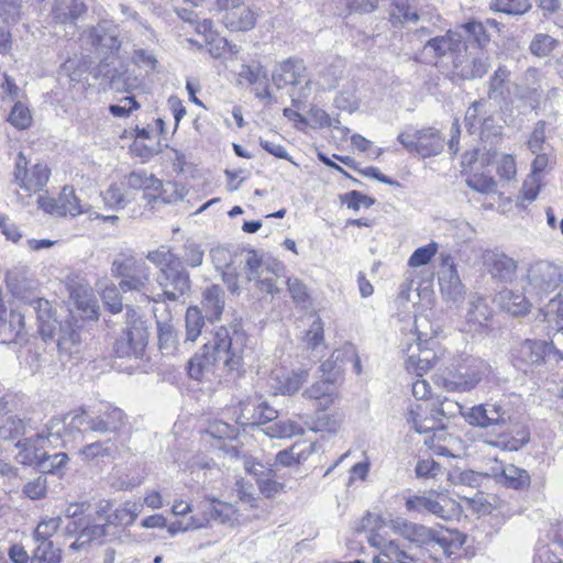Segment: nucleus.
<instances>
[{
    "label": "nucleus",
    "mask_w": 563,
    "mask_h": 563,
    "mask_svg": "<svg viewBox=\"0 0 563 563\" xmlns=\"http://www.w3.org/2000/svg\"><path fill=\"white\" fill-rule=\"evenodd\" d=\"M246 335L235 328H220L211 341L206 343L201 351L195 354L188 363V374L196 380L214 372L222 365L229 372L236 369L242 361Z\"/></svg>",
    "instance_id": "f257e3e1"
},
{
    "label": "nucleus",
    "mask_w": 563,
    "mask_h": 563,
    "mask_svg": "<svg viewBox=\"0 0 563 563\" xmlns=\"http://www.w3.org/2000/svg\"><path fill=\"white\" fill-rule=\"evenodd\" d=\"M111 274L120 278L119 287L122 291H134L140 296V302L154 301L155 291L151 284V267L132 253L121 252L112 261Z\"/></svg>",
    "instance_id": "f03ea898"
},
{
    "label": "nucleus",
    "mask_w": 563,
    "mask_h": 563,
    "mask_svg": "<svg viewBox=\"0 0 563 563\" xmlns=\"http://www.w3.org/2000/svg\"><path fill=\"white\" fill-rule=\"evenodd\" d=\"M390 527L395 533L404 537L406 540L420 547H427L432 551L430 558L433 561H441L443 558H449L453 554L455 544L437 530L401 518L393 520Z\"/></svg>",
    "instance_id": "7ed1b4c3"
},
{
    "label": "nucleus",
    "mask_w": 563,
    "mask_h": 563,
    "mask_svg": "<svg viewBox=\"0 0 563 563\" xmlns=\"http://www.w3.org/2000/svg\"><path fill=\"white\" fill-rule=\"evenodd\" d=\"M562 282L563 274L559 265L549 261H537L527 269L523 290L540 303L554 292Z\"/></svg>",
    "instance_id": "20e7f679"
},
{
    "label": "nucleus",
    "mask_w": 563,
    "mask_h": 563,
    "mask_svg": "<svg viewBox=\"0 0 563 563\" xmlns=\"http://www.w3.org/2000/svg\"><path fill=\"white\" fill-rule=\"evenodd\" d=\"M405 506L408 511L428 512L446 521L457 518L461 514V507L456 500L435 490L409 496Z\"/></svg>",
    "instance_id": "39448f33"
},
{
    "label": "nucleus",
    "mask_w": 563,
    "mask_h": 563,
    "mask_svg": "<svg viewBox=\"0 0 563 563\" xmlns=\"http://www.w3.org/2000/svg\"><path fill=\"white\" fill-rule=\"evenodd\" d=\"M126 328L121 336L114 342V353L119 357L141 358L144 354L148 341V330L146 323L133 309H128Z\"/></svg>",
    "instance_id": "423d86ee"
},
{
    "label": "nucleus",
    "mask_w": 563,
    "mask_h": 563,
    "mask_svg": "<svg viewBox=\"0 0 563 563\" xmlns=\"http://www.w3.org/2000/svg\"><path fill=\"white\" fill-rule=\"evenodd\" d=\"M126 423L125 413L118 407H109L99 416L92 417L80 410L70 417L69 429L78 432L117 433Z\"/></svg>",
    "instance_id": "0eeeda50"
},
{
    "label": "nucleus",
    "mask_w": 563,
    "mask_h": 563,
    "mask_svg": "<svg viewBox=\"0 0 563 563\" xmlns=\"http://www.w3.org/2000/svg\"><path fill=\"white\" fill-rule=\"evenodd\" d=\"M463 417L470 426L483 429L503 428L512 421L511 408L504 401L473 406L463 413Z\"/></svg>",
    "instance_id": "6e6552de"
},
{
    "label": "nucleus",
    "mask_w": 563,
    "mask_h": 563,
    "mask_svg": "<svg viewBox=\"0 0 563 563\" xmlns=\"http://www.w3.org/2000/svg\"><path fill=\"white\" fill-rule=\"evenodd\" d=\"M156 283L161 291L155 292L154 302L177 301L190 290L189 273L181 266V263L158 271Z\"/></svg>",
    "instance_id": "1a4fd4ad"
},
{
    "label": "nucleus",
    "mask_w": 563,
    "mask_h": 563,
    "mask_svg": "<svg viewBox=\"0 0 563 563\" xmlns=\"http://www.w3.org/2000/svg\"><path fill=\"white\" fill-rule=\"evenodd\" d=\"M58 426L59 420L52 419L46 433H36L33 437L20 439L15 444L19 449L16 455L18 462L23 465L37 467L40 460L43 457L45 452V448L53 445L54 439L58 440L60 430H55Z\"/></svg>",
    "instance_id": "9d476101"
},
{
    "label": "nucleus",
    "mask_w": 563,
    "mask_h": 563,
    "mask_svg": "<svg viewBox=\"0 0 563 563\" xmlns=\"http://www.w3.org/2000/svg\"><path fill=\"white\" fill-rule=\"evenodd\" d=\"M29 161L25 155L20 152L15 159L14 184L26 192L27 197L41 191L48 183L51 169L46 164L36 163L31 167L27 166Z\"/></svg>",
    "instance_id": "9b49d317"
},
{
    "label": "nucleus",
    "mask_w": 563,
    "mask_h": 563,
    "mask_svg": "<svg viewBox=\"0 0 563 563\" xmlns=\"http://www.w3.org/2000/svg\"><path fill=\"white\" fill-rule=\"evenodd\" d=\"M442 265L439 272V286L444 300L460 302L464 299L465 286L457 273L451 255L441 254Z\"/></svg>",
    "instance_id": "f8f14e48"
},
{
    "label": "nucleus",
    "mask_w": 563,
    "mask_h": 563,
    "mask_svg": "<svg viewBox=\"0 0 563 563\" xmlns=\"http://www.w3.org/2000/svg\"><path fill=\"white\" fill-rule=\"evenodd\" d=\"M482 258L486 272L494 280L510 283L516 277L518 264L507 254L497 250H486Z\"/></svg>",
    "instance_id": "ddd939ff"
},
{
    "label": "nucleus",
    "mask_w": 563,
    "mask_h": 563,
    "mask_svg": "<svg viewBox=\"0 0 563 563\" xmlns=\"http://www.w3.org/2000/svg\"><path fill=\"white\" fill-rule=\"evenodd\" d=\"M485 372V364L473 360L467 367H460L452 378L445 379L444 387L449 391H468L482 380Z\"/></svg>",
    "instance_id": "4468645a"
},
{
    "label": "nucleus",
    "mask_w": 563,
    "mask_h": 563,
    "mask_svg": "<svg viewBox=\"0 0 563 563\" xmlns=\"http://www.w3.org/2000/svg\"><path fill=\"white\" fill-rule=\"evenodd\" d=\"M496 303L506 312L515 317L526 316L537 302L522 291L504 288L495 297Z\"/></svg>",
    "instance_id": "2eb2a0df"
},
{
    "label": "nucleus",
    "mask_w": 563,
    "mask_h": 563,
    "mask_svg": "<svg viewBox=\"0 0 563 563\" xmlns=\"http://www.w3.org/2000/svg\"><path fill=\"white\" fill-rule=\"evenodd\" d=\"M86 12L84 0H53L49 16L56 25H75Z\"/></svg>",
    "instance_id": "dca6fc26"
},
{
    "label": "nucleus",
    "mask_w": 563,
    "mask_h": 563,
    "mask_svg": "<svg viewBox=\"0 0 563 563\" xmlns=\"http://www.w3.org/2000/svg\"><path fill=\"white\" fill-rule=\"evenodd\" d=\"M306 371L274 369L269 376V386L275 395H291L299 390L307 380Z\"/></svg>",
    "instance_id": "f3484780"
},
{
    "label": "nucleus",
    "mask_w": 563,
    "mask_h": 563,
    "mask_svg": "<svg viewBox=\"0 0 563 563\" xmlns=\"http://www.w3.org/2000/svg\"><path fill=\"white\" fill-rule=\"evenodd\" d=\"M95 77H102L117 92L129 91L136 85V78L123 65L111 67L109 63L101 64L98 66Z\"/></svg>",
    "instance_id": "a211bd4d"
},
{
    "label": "nucleus",
    "mask_w": 563,
    "mask_h": 563,
    "mask_svg": "<svg viewBox=\"0 0 563 563\" xmlns=\"http://www.w3.org/2000/svg\"><path fill=\"white\" fill-rule=\"evenodd\" d=\"M463 46L461 35L448 32L445 35L428 38L423 45V53L431 59L438 60L448 53L457 54Z\"/></svg>",
    "instance_id": "6ab92c4d"
},
{
    "label": "nucleus",
    "mask_w": 563,
    "mask_h": 563,
    "mask_svg": "<svg viewBox=\"0 0 563 563\" xmlns=\"http://www.w3.org/2000/svg\"><path fill=\"white\" fill-rule=\"evenodd\" d=\"M35 313L38 322V332L44 341L54 340L57 320L52 314V305L48 300L35 297L27 305Z\"/></svg>",
    "instance_id": "aec40b11"
},
{
    "label": "nucleus",
    "mask_w": 563,
    "mask_h": 563,
    "mask_svg": "<svg viewBox=\"0 0 563 563\" xmlns=\"http://www.w3.org/2000/svg\"><path fill=\"white\" fill-rule=\"evenodd\" d=\"M406 419L418 433L435 430L441 424V418L434 412V409L432 407L428 409L422 404L411 405L406 413Z\"/></svg>",
    "instance_id": "412c9836"
},
{
    "label": "nucleus",
    "mask_w": 563,
    "mask_h": 563,
    "mask_svg": "<svg viewBox=\"0 0 563 563\" xmlns=\"http://www.w3.org/2000/svg\"><path fill=\"white\" fill-rule=\"evenodd\" d=\"M305 70L306 67L302 60L288 58L275 67L272 80L278 89L288 85H298L305 76Z\"/></svg>",
    "instance_id": "4be33fe9"
},
{
    "label": "nucleus",
    "mask_w": 563,
    "mask_h": 563,
    "mask_svg": "<svg viewBox=\"0 0 563 563\" xmlns=\"http://www.w3.org/2000/svg\"><path fill=\"white\" fill-rule=\"evenodd\" d=\"M464 57L461 51L453 57L455 74L461 78L468 80L481 78L488 71L490 64L487 56L481 55L471 59H464Z\"/></svg>",
    "instance_id": "5701e85b"
},
{
    "label": "nucleus",
    "mask_w": 563,
    "mask_h": 563,
    "mask_svg": "<svg viewBox=\"0 0 563 563\" xmlns=\"http://www.w3.org/2000/svg\"><path fill=\"white\" fill-rule=\"evenodd\" d=\"M496 482L512 489L523 490L530 486L529 473L514 464L492 468Z\"/></svg>",
    "instance_id": "b1692460"
},
{
    "label": "nucleus",
    "mask_w": 563,
    "mask_h": 563,
    "mask_svg": "<svg viewBox=\"0 0 563 563\" xmlns=\"http://www.w3.org/2000/svg\"><path fill=\"white\" fill-rule=\"evenodd\" d=\"M417 139L416 154L426 158L442 153L445 144L444 137L434 128H424L415 131Z\"/></svg>",
    "instance_id": "393cba45"
},
{
    "label": "nucleus",
    "mask_w": 563,
    "mask_h": 563,
    "mask_svg": "<svg viewBox=\"0 0 563 563\" xmlns=\"http://www.w3.org/2000/svg\"><path fill=\"white\" fill-rule=\"evenodd\" d=\"M244 274L249 282L255 280L261 277V274L272 272L275 276H282L285 267L280 262L273 261L272 263H263L257 253L253 250L247 251L243 258Z\"/></svg>",
    "instance_id": "a878e982"
},
{
    "label": "nucleus",
    "mask_w": 563,
    "mask_h": 563,
    "mask_svg": "<svg viewBox=\"0 0 563 563\" xmlns=\"http://www.w3.org/2000/svg\"><path fill=\"white\" fill-rule=\"evenodd\" d=\"M493 310L484 296L472 294L468 299L465 319L471 330H477L485 325L492 318Z\"/></svg>",
    "instance_id": "bb28decb"
},
{
    "label": "nucleus",
    "mask_w": 563,
    "mask_h": 563,
    "mask_svg": "<svg viewBox=\"0 0 563 563\" xmlns=\"http://www.w3.org/2000/svg\"><path fill=\"white\" fill-rule=\"evenodd\" d=\"M5 280L13 296L24 301L25 305L36 297L34 295L36 282L30 278L25 271H12L8 273Z\"/></svg>",
    "instance_id": "cd10ccee"
},
{
    "label": "nucleus",
    "mask_w": 563,
    "mask_h": 563,
    "mask_svg": "<svg viewBox=\"0 0 563 563\" xmlns=\"http://www.w3.org/2000/svg\"><path fill=\"white\" fill-rule=\"evenodd\" d=\"M314 451L312 442L299 441L291 446L279 451L276 455V464L285 467L303 463Z\"/></svg>",
    "instance_id": "c85d7f7f"
},
{
    "label": "nucleus",
    "mask_w": 563,
    "mask_h": 563,
    "mask_svg": "<svg viewBox=\"0 0 563 563\" xmlns=\"http://www.w3.org/2000/svg\"><path fill=\"white\" fill-rule=\"evenodd\" d=\"M224 25L232 31H249L255 26L256 13L243 4L236 5L223 15Z\"/></svg>",
    "instance_id": "c756f323"
},
{
    "label": "nucleus",
    "mask_w": 563,
    "mask_h": 563,
    "mask_svg": "<svg viewBox=\"0 0 563 563\" xmlns=\"http://www.w3.org/2000/svg\"><path fill=\"white\" fill-rule=\"evenodd\" d=\"M538 69L530 67L525 71L521 84L516 85V96L521 100H527L532 107H534V103H538L542 92L541 87L538 85Z\"/></svg>",
    "instance_id": "7c9ffc66"
},
{
    "label": "nucleus",
    "mask_w": 563,
    "mask_h": 563,
    "mask_svg": "<svg viewBox=\"0 0 563 563\" xmlns=\"http://www.w3.org/2000/svg\"><path fill=\"white\" fill-rule=\"evenodd\" d=\"M510 70L506 66H499L488 82V98L500 102L510 98Z\"/></svg>",
    "instance_id": "2f4dec72"
},
{
    "label": "nucleus",
    "mask_w": 563,
    "mask_h": 563,
    "mask_svg": "<svg viewBox=\"0 0 563 563\" xmlns=\"http://www.w3.org/2000/svg\"><path fill=\"white\" fill-rule=\"evenodd\" d=\"M205 514L208 515L211 520L232 527L240 522L236 508L229 503L212 500L207 505Z\"/></svg>",
    "instance_id": "473e14b6"
},
{
    "label": "nucleus",
    "mask_w": 563,
    "mask_h": 563,
    "mask_svg": "<svg viewBox=\"0 0 563 563\" xmlns=\"http://www.w3.org/2000/svg\"><path fill=\"white\" fill-rule=\"evenodd\" d=\"M123 186L129 192L130 190H158L162 187V180L145 170H134L124 177Z\"/></svg>",
    "instance_id": "72a5a7b5"
},
{
    "label": "nucleus",
    "mask_w": 563,
    "mask_h": 563,
    "mask_svg": "<svg viewBox=\"0 0 563 563\" xmlns=\"http://www.w3.org/2000/svg\"><path fill=\"white\" fill-rule=\"evenodd\" d=\"M548 345L542 341L526 340L516 351V357L525 364H538L543 361Z\"/></svg>",
    "instance_id": "f704fd0d"
},
{
    "label": "nucleus",
    "mask_w": 563,
    "mask_h": 563,
    "mask_svg": "<svg viewBox=\"0 0 563 563\" xmlns=\"http://www.w3.org/2000/svg\"><path fill=\"white\" fill-rule=\"evenodd\" d=\"M202 307L209 319H219L224 308V292L218 285L203 291Z\"/></svg>",
    "instance_id": "c9c22d12"
},
{
    "label": "nucleus",
    "mask_w": 563,
    "mask_h": 563,
    "mask_svg": "<svg viewBox=\"0 0 563 563\" xmlns=\"http://www.w3.org/2000/svg\"><path fill=\"white\" fill-rule=\"evenodd\" d=\"M142 510V503L126 500L109 516L107 522L110 525L130 526L135 521Z\"/></svg>",
    "instance_id": "e433bc0d"
},
{
    "label": "nucleus",
    "mask_w": 563,
    "mask_h": 563,
    "mask_svg": "<svg viewBox=\"0 0 563 563\" xmlns=\"http://www.w3.org/2000/svg\"><path fill=\"white\" fill-rule=\"evenodd\" d=\"M240 413L238 416V423L241 426H261V399L247 398L239 404Z\"/></svg>",
    "instance_id": "4c0bfd02"
},
{
    "label": "nucleus",
    "mask_w": 563,
    "mask_h": 563,
    "mask_svg": "<svg viewBox=\"0 0 563 563\" xmlns=\"http://www.w3.org/2000/svg\"><path fill=\"white\" fill-rule=\"evenodd\" d=\"M101 197L106 206L114 210L123 209L133 200V197L123 186V181L121 184H111L101 192Z\"/></svg>",
    "instance_id": "58836bf2"
},
{
    "label": "nucleus",
    "mask_w": 563,
    "mask_h": 563,
    "mask_svg": "<svg viewBox=\"0 0 563 563\" xmlns=\"http://www.w3.org/2000/svg\"><path fill=\"white\" fill-rule=\"evenodd\" d=\"M58 216L76 217L86 210L76 196L74 188L64 187L58 196Z\"/></svg>",
    "instance_id": "ea45409f"
},
{
    "label": "nucleus",
    "mask_w": 563,
    "mask_h": 563,
    "mask_svg": "<svg viewBox=\"0 0 563 563\" xmlns=\"http://www.w3.org/2000/svg\"><path fill=\"white\" fill-rule=\"evenodd\" d=\"M303 397L314 399L319 401V406L323 409L328 408L333 402V385L329 382V378L313 383L308 387L303 394Z\"/></svg>",
    "instance_id": "a19ab883"
},
{
    "label": "nucleus",
    "mask_w": 563,
    "mask_h": 563,
    "mask_svg": "<svg viewBox=\"0 0 563 563\" xmlns=\"http://www.w3.org/2000/svg\"><path fill=\"white\" fill-rule=\"evenodd\" d=\"M70 298L82 312L91 316L97 313V301L92 289L87 285H78L70 290Z\"/></svg>",
    "instance_id": "79ce46f5"
},
{
    "label": "nucleus",
    "mask_w": 563,
    "mask_h": 563,
    "mask_svg": "<svg viewBox=\"0 0 563 563\" xmlns=\"http://www.w3.org/2000/svg\"><path fill=\"white\" fill-rule=\"evenodd\" d=\"M98 289L100 291V296L102 298L103 303L112 313H118L122 311L123 303L120 291H122L119 285H114L111 282L99 283Z\"/></svg>",
    "instance_id": "37998d69"
},
{
    "label": "nucleus",
    "mask_w": 563,
    "mask_h": 563,
    "mask_svg": "<svg viewBox=\"0 0 563 563\" xmlns=\"http://www.w3.org/2000/svg\"><path fill=\"white\" fill-rule=\"evenodd\" d=\"M158 347L164 355H172L177 350V336L169 322L157 321Z\"/></svg>",
    "instance_id": "c03bdc74"
},
{
    "label": "nucleus",
    "mask_w": 563,
    "mask_h": 563,
    "mask_svg": "<svg viewBox=\"0 0 563 563\" xmlns=\"http://www.w3.org/2000/svg\"><path fill=\"white\" fill-rule=\"evenodd\" d=\"M25 329L24 312L20 309H12L7 316L5 322L2 323L0 334L10 339L20 338Z\"/></svg>",
    "instance_id": "a18cd8bd"
},
{
    "label": "nucleus",
    "mask_w": 563,
    "mask_h": 563,
    "mask_svg": "<svg viewBox=\"0 0 563 563\" xmlns=\"http://www.w3.org/2000/svg\"><path fill=\"white\" fill-rule=\"evenodd\" d=\"M269 438H291L294 435L302 434L303 428L301 424L294 420L277 421L264 430Z\"/></svg>",
    "instance_id": "49530a36"
},
{
    "label": "nucleus",
    "mask_w": 563,
    "mask_h": 563,
    "mask_svg": "<svg viewBox=\"0 0 563 563\" xmlns=\"http://www.w3.org/2000/svg\"><path fill=\"white\" fill-rule=\"evenodd\" d=\"M146 258L153 263L158 271L170 268L180 263L179 257L165 245L159 246L146 254Z\"/></svg>",
    "instance_id": "de8ad7c7"
},
{
    "label": "nucleus",
    "mask_w": 563,
    "mask_h": 563,
    "mask_svg": "<svg viewBox=\"0 0 563 563\" xmlns=\"http://www.w3.org/2000/svg\"><path fill=\"white\" fill-rule=\"evenodd\" d=\"M186 341L195 342L201 334L205 325V318L197 307H189L185 317Z\"/></svg>",
    "instance_id": "09e8293b"
},
{
    "label": "nucleus",
    "mask_w": 563,
    "mask_h": 563,
    "mask_svg": "<svg viewBox=\"0 0 563 563\" xmlns=\"http://www.w3.org/2000/svg\"><path fill=\"white\" fill-rule=\"evenodd\" d=\"M68 460L66 453L47 454L45 451L37 468L43 473L59 474L65 468Z\"/></svg>",
    "instance_id": "8fccbe9b"
},
{
    "label": "nucleus",
    "mask_w": 563,
    "mask_h": 563,
    "mask_svg": "<svg viewBox=\"0 0 563 563\" xmlns=\"http://www.w3.org/2000/svg\"><path fill=\"white\" fill-rule=\"evenodd\" d=\"M238 75L241 80H245L251 86L267 81V71L260 63L243 64Z\"/></svg>",
    "instance_id": "3c124183"
},
{
    "label": "nucleus",
    "mask_w": 563,
    "mask_h": 563,
    "mask_svg": "<svg viewBox=\"0 0 563 563\" xmlns=\"http://www.w3.org/2000/svg\"><path fill=\"white\" fill-rule=\"evenodd\" d=\"M31 563H59L62 554L59 549H55L52 541H38Z\"/></svg>",
    "instance_id": "603ef678"
},
{
    "label": "nucleus",
    "mask_w": 563,
    "mask_h": 563,
    "mask_svg": "<svg viewBox=\"0 0 563 563\" xmlns=\"http://www.w3.org/2000/svg\"><path fill=\"white\" fill-rule=\"evenodd\" d=\"M558 41L549 34L538 33L533 36L529 49L537 57H547L556 47Z\"/></svg>",
    "instance_id": "864d4df0"
},
{
    "label": "nucleus",
    "mask_w": 563,
    "mask_h": 563,
    "mask_svg": "<svg viewBox=\"0 0 563 563\" xmlns=\"http://www.w3.org/2000/svg\"><path fill=\"white\" fill-rule=\"evenodd\" d=\"M26 424L25 422L15 417L10 416L2 420H0V439L2 440H11L14 439L25 432Z\"/></svg>",
    "instance_id": "5fc2aeb1"
},
{
    "label": "nucleus",
    "mask_w": 563,
    "mask_h": 563,
    "mask_svg": "<svg viewBox=\"0 0 563 563\" xmlns=\"http://www.w3.org/2000/svg\"><path fill=\"white\" fill-rule=\"evenodd\" d=\"M406 352L408 353V357L405 361V366L409 373H412L418 377H422L434 366V364L431 363L430 358L417 356L416 352L412 351V345H409Z\"/></svg>",
    "instance_id": "6e6d98bb"
},
{
    "label": "nucleus",
    "mask_w": 563,
    "mask_h": 563,
    "mask_svg": "<svg viewBox=\"0 0 563 563\" xmlns=\"http://www.w3.org/2000/svg\"><path fill=\"white\" fill-rule=\"evenodd\" d=\"M529 440V432L526 429H522L517 432V437L506 439L504 434H500L495 441H489L488 443L506 451H518L527 444Z\"/></svg>",
    "instance_id": "4d7b16f0"
},
{
    "label": "nucleus",
    "mask_w": 563,
    "mask_h": 563,
    "mask_svg": "<svg viewBox=\"0 0 563 563\" xmlns=\"http://www.w3.org/2000/svg\"><path fill=\"white\" fill-rule=\"evenodd\" d=\"M8 121L18 130H25L32 123V115L30 109L22 102L18 101L12 107Z\"/></svg>",
    "instance_id": "13d9d810"
},
{
    "label": "nucleus",
    "mask_w": 563,
    "mask_h": 563,
    "mask_svg": "<svg viewBox=\"0 0 563 563\" xmlns=\"http://www.w3.org/2000/svg\"><path fill=\"white\" fill-rule=\"evenodd\" d=\"M55 338L60 350H69L79 341V334L69 322L62 323L57 321Z\"/></svg>",
    "instance_id": "bf43d9fd"
},
{
    "label": "nucleus",
    "mask_w": 563,
    "mask_h": 563,
    "mask_svg": "<svg viewBox=\"0 0 563 563\" xmlns=\"http://www.w3.org/2000/svg\"><path fill=\"white\" fill-rule=\"evenodd\" d=\"M274 475V471L268 468L267 476L264 478H257L258 489L266 498H274L278 496L285 488V484L275 479Z\"/></svg>",
    "instance_id": "052dcab7"
},
{
    "label": "nucleus",
    "mask_w": 563,
    "mask_h": 563,
    "mask_svg": "<svg viewBox=\"0 0 563 563\" xmlns=\"http://www.w3.org/2000/svg\"><path fill=\"white\" fill-rule=\"evenodd\" d=\"M60 525L62 518L59 516L42 519L34 531V539L36 541H49V538L57 532Z\"/></svg>",
    "instance_id": "680f3d73"
},
{
    "label": "nucleus",
    "mask_w": 563,
    "mask_h": 563,
    "mask_svg": "<svg viewBox=\"0 0 563 563\" xmlns=\"http://www.w3.org/2000/svg\"><path fill=\"white\" fill-rule=\"evenodd\" d=\"M545 121H538L528 139L527 145L531 153H541L547 150Z\"/></svg>",
    "instance_id": "e2e57ef3"
},
{
    "label": "nucleus",
    "mask_w": 563,
    "mask_h": 563,
    "mask_svg": "<svg viewBox=\"0 0 563 563\" xmlns=\"http://www.w3.org/2000/svg\"><path fill=\"white\" fill-rule=\"evenodd\" d=\"M438 243L431 242L428 245L418 247L409 257L408 265L420 267L427 265L438 252Z\"/></svg>",
    "instance_id": "0e129e2a"
},
{
    "label": "nucleus",
    "mask_w": 563,
    "mask_h": 563,
    "mask_svg": "<svg viewBox=\"0 0 563 563\" xmlns=\"http://www.w3.org/2000/svg\"><path fill=\"white\" fill-rule=\"evenodd\" d=\"M111 453H112V451H111V448L108 445V442H101V441H97V442L87 444L79 451V455L86 462H90L96 459L110 456Z\"/></svg>",
    "instance_id": "69168bd1"
},
{
    "label": "nucleus",
    "mask_w": 563,
    "mask_h": 563,
    "mask_svg": "<svg viewBox=\"0 0 563 563\" xmlns=\"http://www.w3.org/2000/svg\"><path fill=\"white\" fill-rule=\"evenodd\" d=\"M494 5L497 11L511 15H521L531 7L529 0H495Z\"/></svg>",
    "instance_id": "338daca9"
},
{
    "label": "nucleus",
    "mask_w": 563,
    "mask_h": 563,
    "mask_svg": "<svg viewBox=\"0 0 563 563\" xmlns=\"http://www.w3.org/2000/svg\"><path fill=\"white\" fill-rule=\"evenodd\" d=\"M544 318L551 322L555 321L558 325H563V295L560 294L551 299L545 307Z\"/></svg>",
    "instance_id": "774afa93"
}]
</instances>
